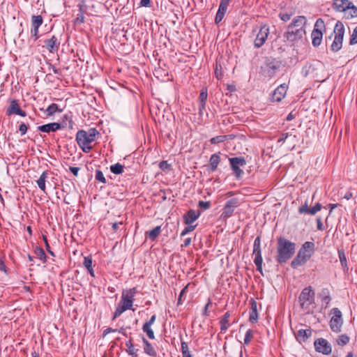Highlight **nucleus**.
<instances>
[{"instance_id": "nucleus-1", "label": "nucleus", "mask_w": 357, "mask_h": 357, "mask_svg": "<svg viewBox=\"0 0 357 357\" xmlns=\"http://www.w3.org/2000/svg\"><path fill=\"white\" fill-rule=\"evenodd\" d=\"M307 18L303 15L295 17L284 33V38L292 45L301 43L306 34Z\"/></svg>"}, {"instance_id": "nucleus-2", "label": "nucleus", "mask_w": 357, "mask_h": 357, "mask_svg": "<svg viewBox=\"0 0 357 357\" xmlns=\"http://www.w3.org/2000/svg\"><path fill=\"white\" fill-rule=\"evenodd\" d=\"M98 135V130L95 128H91L88 130H78L75 139L82 151L88 153L93 149Z\"/></svg>"}, {"instance_id": "nucleus-3", "label": "nucleus", "mask_w": 357, "mask_h": 357, "mask_svg": "<svg viewBox=\"0 0 357 357\" xmlns=\"http://www.w3.org/2000/svg\"><path fill=\"white\" fill-rule=\"evenodd\" d=\"M296 244L289 240L280 237L277 242L276 261L280 264H285L295 253Z\"/></svg>"}, {"instance_id": "nucleus-4", "label": "nucleus", "mask_w": 357, "mask_h": 357, "mask_svg": "<svg viewBox=\"0 0 357 357\" xmlns=\"http://www.w3.org/2000/svg\"><path fill=\"white\" fill-rule=\"evenodd\" d=\"M315 251V244L312 241L305 242L298 252L296 257L291 261V266L292 268L305 264L313 255Z\"/></svg>"}, {"instance_id": "nucleus-5", "label": "nucleus", "mask_w": 357, "mask_h": 357, "mask_svg": "<svg viewBox=\"0 0 357 357\" xmlns=\"http://www.w3.org/2000/svg\"><path fill=\"white\" fill-rule=\"evenodd\" d=\"M324 66L320 61H317L311 64H306L302 68V74L304 77H309L314 79L316 82H322L326 80L324 75Z\"/></svg>"}, {"instance_id": "nucleus-6", "label": "nucleus", "mask_w": 357, "mask_h": 357, "mask_svg": "<svg viewBox=\"0 0 357 357\" xmlns=\"http://www.w3.org/2000/svg\"><path fill=\"white\" fill-rule=\"evenodd\" d=\"M298 302L302 310L309 313L310 306L314 303V291L311 286L305 287L298 296Z\"/></svg>"}, {"instance_id": "nucleus-7", "label": "nucleus", "mask_w": 357, "mask_h": 357, "mask_svg": "<svg viewBox=\"0 0 357 357\" xmlns=\"http://www.w3.org/2000/svg\"><path fill=\"white\" fill-rule=\"evenodd\" d=\"M333 33L335 37L331 44V50L334 52H337L342 48L344 34V26L341 22L338 21L336 23Z\"/></svg>"}, {"instance_id": "nucleus-8", "label": "nucleus", "mask_w": 357, "mask_h": 357, "mask_svg": "<svg viewBox=\"0 0 357 357\" xmlns=\"http://www.w3.org/2000/svg\"><path fill=\"white\" fill-rule=\"evenodd\" d=\"M326 26L323 19L317 20L314 29L311 33L312 44L314 47H318L321 45L323 38V31H325Z\"/></svg>"}, {"instance_id": "nucleus-9", "label": "nucleus", "mask_w": 357, "mask_h": 357, "mask_svg": "<svg viewBox=\"0 0 357 357\" xmlns=\"http://www.w3.org/2000/svg\"><path fill=\"white\" fill-rule=\"evenodd\" d=\"M229 162L234 176L236 179H241L244 174V172L241 169V167L246 165L245 158L242 156L229 158Z\"/></svg>"}, {"instance_id": "nucleus-10", "label": "nucleus", "mask_w": 357, "mask_h": 357, "mask_svg": "<svg viewBox=\"0 0 357 357\" xmlns=\"http://www.w3.org/2000/svg\"><path fill=\"white\" fill-rule=\"evenodd\" d=\"M331 314L333 317L329 321L330 328L332 331L340 333L343 324L342 312L337 307H334L331 310Z\"/></svg>"}, {"instance_id": "nucleus-11", "label": "nucleus", "mask_w": 357, "mask_h": 357, "mask_svg": "<svg viewBox=\"0 0 357 357\" xmlns=\"http://www.w3.org/2000/svg\"><path fill=\"white\" fill-rule=\"evenodd\" d=\"M269 34V26L267 24H262L254 40V47L257 49L261 47L265 44Z\"/></svg>"}, {"instance_id": "nucleus-12", "label": "nucleus", "mask_w": 357, "mask_h": 357, "mask_svg": "<svg viewBox=\"0 0 357 357\" xmlns=\"http://www.w3.org/2000/svg\"><path fill=\"white\" fill-rule=\"evenodd\" d=\"M279 67L280 66L277 62L273 60L268 59L266 61L264 65L261 66V70L266 77L271 79L275 75Z\"/></svg>"}, {"instance_id": "nucleus-13", "label": "nucleus", "mask_w": 357, "mask_h": 357, "mask_svg": "<svg viewBox=\"0 0 357 357\" xmlns=\"http://www.w3.org/2000/svg\"><path fill=\"white\" fill-rule=\"evenodd\" d=\"M239 206V202L238 198H232L228 200L222 209L221 217L224 219H227L231 217L235 210Z\"/></svg>"}, {"instance_id": "nucleus-14", "label": "nucleus", "mask_w": 357, "mask_h": 357, "mask_svg": "<svg viewBox=\"0 0 357 357\" xmlns=\"http://www.w3.org/2000/svg\"><path fill=\"white\" fill-rule=\"evenodd\" d=\"M315 350L324 355H329L332 352L331 344L324 338L317 339L314 342Z\"/></svg>"}, {"instance_id": "nucleus-15", "label": "nucleus", "mask_w": 357, "mask_h": 357, "mask_svg": "<svg viewBox=\"0 0 357 357\" xmlns=\"http://www.w3.org/2000/svg\"><path fill=\"white\" fill-rule=\"evenodd\" d=\"M43 22V19L41 15H33L31 17V36L34 37V40L39 38L38 29L42 25Z\"/></svg>"}, {"instance_id": "nucleus-16", "label": "nucleus", "mask_w": 357, "mask_h": 357, "mask_svg": "<svg viewBox=\"0 0 357 357\" xmlns=\"http://www.w3.org/2000/svg\"><path fill=\"white\" fill-rule=\"evenodd\" d=\"M288 86L285 84L278 86L273 92L271 98L272 102H280L286 96Z\"/></svg>"}, {"instance_id": "nucleus-17", "label": "nucleus", "mask_w": 357, "mask_h": 357, "mask_svg": "<svg viewBox=\"0 0 357 357\" xmlns=\"http://www.w3.org/2000/svg\"><path fill=\"white\" fill-rule=\"evenodd\" d=\"M6 114L8 116L16 114L23 117L26 116V112L20 108V106L17 100H12L10 101V105L6 109Z\"/></svg>"}, {"instance_id": "nucleus-18", "label": "nucleus", "mask_w": 357, "mask_h": 357, "mask_svg": "<svg viewBox=\"0 0 357 357\" xmlns=\"http://www.w3.org/2000/svg\"><path fill=\"white\" fill-rule=\"evenodd\" d=\"M322 208V206L319 203H317L312 208H309L307 201H305V203L301 206L298 211L300 214H307L310 215H315L318 211H319Z\"/></svg>"}, {"instance_id": "nucleus-19", "label": "nucleus", "mask_w": 357, "mask_h": 357, "mask_svg": "<svg viewBox=\"0 0 357 357\" xmlns=\"http://www.w3.org/2000/svg\"><path fill=\"white\" fill-rule=\"evenodd\" d=\"M155 319L156 315H152L150 319L145 322L142 326L143 332L145 333L148 337L151 340H153L155 338L154 332L151 328V326L154 324Z\"/></svg>"}, {"instance_id": "nucleus-20", "label": "nucleus", "mask_w": 357, "mask_h": 357, "mask_svg": "<svg viewBox=\"0 0 357 357\" xmlns=\"http://www.w3.org/2000/svg\"><path fill=\"white\" fill-rule=\"evenodd\" d=\"M59 45L60 43L55 36H52L50 39L45 40V47L51 53L56 52Z\"/></svg>"}, {"instance_id": "nucleus-21", "label": "nucleus", "mask_w": 357, "mask_h": 357, "mask_svg": "<svg viewBox=\"0 0 357 357\" xmlns=\"http://www.w3.org/2000/svg\"><path fill=\"white\" fill-rule=\"evenodd\" d=\"M63 127V126L61 123L54 122L38 126V130L43 132L49 133L50 132H56L59 130H61Z\"/></svg>"}, {"instance_id": "nucleus-22", "label": "nucleus", "mask_w": 357, "mask_h": 357, "mask_svg": "<svg viewBox=\"0 0 357 357\" xmlns=\"http://www.w3.org/2000/svg\"><path fill=\"white\" fill-rule=\"evenodd\" d=\"M200 215L201 212L199 211H196L193 209H190L183 215V222L187 225H190L193 223L200 216Z\"/></svg>"}, {"instance_id": "nucleus-23", "label": "nucleus", "mask_w": 357, "mask_h": 357, "mask_svg": "<svg viewBox=\"0 0 357 357\" xmlns=\"http://www.w3.org/2000/svg\"><path fill=\"white\" fill-rule=\"evenodd\" d=\"M208 98V91L206 88H203L199 96V114L202 116L205 109L206 100Z\"/></svg>"}, {"instance_id": "nucleus-24", "label": "nucleus", "mask_w": 357, "mask_h": 357, "mask_svg": "<svg viewBox=\"0 0 357 357\" xmlns=\"http://www.w3.org/2000/svg\"><path fill=\"white\" fill-rule=\"evenodd\" d=\"M352 4L349 0H334L333 3V8L336 11L344 13L346 8Z\"/></svg>"}, {"instance_id": "nucleus-25", "label": "nucleus", "mask_w": 357, "mask_h": 357, "mask_svg": "<svg viewBox=\"0 0 357 357\" xmlns=\"http://www.w3.org/2000/svg\"><path fill=\"white\" fill-rule=\"evenodd\" d=\"M132 291H135V289H130V291L126 294L122 295L120 303L123 305L128 309H130L132 306L134 293Z\"/></svg>"}, {"instance_id": "nucleus-26", "label": "nucleus", "mask_w": 357, "mask_h": 357, "mask_svg": "<svg viewBox=\"0 0 357 357\" xmlns=\"http://www.w3.org/2000/svg\"><path fill=\"white\" fill-rule=\"evenodd\" d=\"M251 310L249 316V321L251 323H256L258 321L257 303L252 298L250 301Z\"/></svg>"}, {"instance_id": "nucleus-27", "label": "nucleus", "mask_w": 357, "mask_h": 357, "mask_svg": "<svg viewBox=\"0 0 357 357\" xmlns=\"http://www.w3.org/2000/svg\"><path fill=\"white\" fill-rule=\"evenodd\" d=\"M253 255H255V259H263L261 251V237L257 236L253 244Z\"/></svg>"}, {"instance_id": "nucleus-28", "label": "nucleus", "mask_w": 357, "mask_h": 357, "mask_svg": "<svg viewBox=\"0 0 357 357\" xmlns=\"http://www.w3.org/2000/svg\"><path fill=\"white\" fill-rule=\"evenodd\" d=\"M231 314L230 312H227L224 314V316L222 317V319L220 321V331L222 333H225L227 329L230 327L231 324L229 323V318H230Z\"/></svg>"}, {"instance_id": "nucleus-29", "label": "nucleus", "mask_w": 357, "mask_h": 357, "mask_svg": "<svg viewBox=\"0 0 357 357\" xmlns=\"http://www.w3.org/2000/svg\"><path fill=\"white\" fill-rule=\"evenodd\" d=\"M322 303L325 304L324 308H327L331 303V297L330 291L328 288H324L319 294Z\"/></svg>"}, {"instance_id": "nucleus-30", "label": "nucleus", "mask_w": 357, "mask_h": 357, "mask_svg": "<svg viewBox=\"0 0 357 357\" xmlns=\"http://www.w3.org/2000/svg\"><path fill=\"white\" fill-rule=\"evenodd\" d=\"M312 335L310 329H300L298 331L296 337L299 342H305Z\"/></svg>"}, {"instance_id": "nucleus-31", "label": "nucleus", "mask_w": 357, "mask_h": 357, "mask_svg": "<svg viewBox=\"0 0 357 357\" xmlns=\"http://www.w3.org/2000/svg\"><path fill=\"white\" fill-rule=\"evenodd\" d=\"M344 17L345 19L349 20L354 17H357V7L352 4L349 5L346 8V10L343 13Z\"/></svg>"}, {"instance_id": "nucleus-32", "label": "nucleus", "mask_w": 357, "mask_h": 357, "mask_svg": "<svg viewBox=\"0 0 357 357\" xmlns=\"http://www.w3.org/2000/svg\"><path fill=\"white\" fill-rule=\"evenodd\" d=\"M142 341L144 352L150 356H155L157 353L151 344L145 337H143Z\"/></svg>"}, {"instance_id": "nucleus-33", "label": "nucleus", "mask_w": 357, "mask_h": 357, "mask_svg": "<svg viewBox=\"0 0 357 357\" xmlns=\"http://www.w3.org/2000/svg\"><path fill=\"white\" fill-rule=\"evenodd\" d=\"M337 252H338L339 259H340L341 266L342 267L343 271L344 273H347L349 271V267H348L347 260L344 250L343 249H339Z\"/></svg>"}, {"instance_id": "nucleus-34", "label": "nucleus", "mask_w": 357, "mask_h": 357, "mask_svg": "<svg viewBox=\"0 0 357 357\" xmlns=\"http://www.w3.org/2000/svg\"><path fill=\"white\" fill-rule=\"evenodd\" d=\"M48 171H44L40 176L39 178L36 181L38 188L44 192L46 190L45 183L48 177Z\"/></svg>"}, {"instance_id": "nucleus-35", "label": "nucleus", "mask_w": 357, "mask_h": 357, "mask_svg": "<svg viewBox=\"0 0 357 357\" xmlns=\"http://www.w3.org/2000/svg\"><path fill=\"white\" fill-rule=\"evenodd\" d=\"M220 162V158L219 153H213L211 155L209 160L210 169L211 172H215L217 169Z\"/></svg>"}, {"instance_id": "nucleus-36", "label": "nucleus", "mask_w": 357, "mask_h": 357, "mask_svg": "<svg viewBox=\"0 0 357 357\" xmlns=\"http://www.w3.org/2000/svg\"><path fill=\"white\" fill-rule=\"evenodd\" d=\"M161 233V227L157 226L152 230L146 232V236L152 241H155Z\"/></svg>"}, {"instance_id": "nucleus-37", "label": "nucleus", "mask_w": 357, "mask_h": 357, "mask_svg": "<svg viewBox=\"0 0 357 357\" xmlns=\"http://www.w3.org/2000/svg\"><path fill=\"white\" fill-rule=\"evenodd\" d=\"M43 111L47 114V116H53L56 112H61L62 109H59L57 104L52 103Z\"/></svg>"}, {"instance_id": "nucleus-38", "label": "nucleus", "mask_w": 357, "mask_h": 357, "mask_svg": "<svg viewBox=\"0 0 357 357\" xmlns=\"http://www.w3.org/2000/svg\"><path fill=\"white\" fill-rule=\"evenodd\" d=\"M84 266L88 270L91 276H94L93 269L92 268V258L91 256L85 257L83 262Z\"/></svg>"}, {"instance_id": "nucleus-39", "label": "nucleus", "mask_w": 357, "mask_h": 357, "mask_svg": "<svg viewBox=\"0 0 357 357\" xmlns=\"http://www.w3.org/2000/svg\"><path fill=\"white\" fill-rule=\"evenodd\" d=\"M350 338L347 334L339 335L336 339V343L341 347L347 344L349 342Z\"/></svg>"}, {"instance_id": "nucleus-40", "label": "nucleus", "mask_w": 357, "mask_h": 357, "mask_svg": "<svg viewBox=\"0 0 357 357\" xmlns=\"http://www.w3.org/2000/svg\"><path fill=\"white\" fill-rule=\"evenodd\" d=\"M34 253H35L36 256L39 259H40L43 262H44V263L46 262L47 256H46L45 251L41 248L36 247L34 250Z\"/></svg>"}, {"instance_id": "nucleus-41", "label": "nucleus", "mask_w": 357, "mask_h": 357, "mask_svg": "<svg viewBox=\"0 0 357 357\" xmlns=\"http://www.w3.org/2000/svg\"><path fill=\"white\" fill-rule=\"evenodd\" d=\"M181 351L183 355V357H192V355L189 351L188 343L183 341H181Z\"/></svg>"}, {"instance_id": "nucleus-42", "label": "nucleus", "mask_w": 357, "mask_h": 357, "mask_svg": "<svg viewBox=\"0 0 357 357\" xmlns=\"http://www.w3.org/2000/svg\"><path fill=\"white\" fill-rule=\"evenodd\" d=\"M127 310L128 309L126 307L119 303L113 315V320Z\"/></svg>"}, {"instance_id": "nucleus-43", "label": "nucleus", "mask_w": 357, "mask_h": 357, "mask_svg": "<svg viewBox=\"0 0 357 357\" xmlns=\"http://www.w3.org/2000/svg\"><path fill=\"white\" fill-rule=\"evenodd\" d=\"M226 12V10H222L221 8H218V12L215 17V24H219L222 20Z\"/></svg>"}, {"instance_id": "nucleus-44", "label": "nucleus", "mask_w": 357, "mask_h": 357, "mask_svg": "<svg viewBox=\"0 0 357 357\" xmlns=\"http://www.w3.org/2000/svg\"><path fill=\"white\" fill-rule=\"evenodd\" d=\"M227 138V135H218L214 137H212L210 139V142L212 144H216L225 142Z\"/></svg>"}, {"instance_id": "nucleus-45", "label": "nucleus", "mask_w": 357, "mask_h": 357, "mask_svg": "<svg viewBox=\"0 0 357 357\" xmlns=\"http://www.w3.org/2000/svg\"><path fill=\"white\" fill-rule=\"evenodd\" d=\"M254 331L252 329H248L245 335L244 344L248 345L253 338Z\"/></svg>"}, {"instance_id": "nucleus-46", "label": "nucleus", "mask_w": 357, "mask_h": 357, "mask_svg": "<svg viewBox=\"0 0 357 357\" xmlns=\"http://www.w3.org/2000/svg\"><path fill=\"white\" fill-rule=\"evenodd\" d=\"M125 166L120 163H116L113 165V174H120L123 172Z\"/></svg>"}, {"instance_id": "nucleus-47", "label": "nucleus", "mask_w": 357, "mask_h": 357, "mask_svg": "<svg viewBox=\"0 0 357 357\" xmlns=\"http://www.w3.org/2000/svg\"><path fill=\"white\" fill-rule=\"evenodd\" d=\"M126 346L128 347V352L129 353V354L136 356L138 349L135 348L132 342L130 341L127 342Z\"/></svg>"}, {"instance_id": "nucleus-48", "label": "nucleus", "mask_w": 357, "mask_h": 357, "mask_svg": "<svg viewBox=\"0 0 357 357\" xmlns=\"http://www.w3.org/2000/svg\"><path fill=\"white\" fill-rule=\"evenodd\" d=\"M357 43V26L354 28L353 33L351 36L349 44L354 45Z\"/></svg>"}, {"instance_id": "nucleus-49", "label": "nucleus", "mask_w": 357, "mask_h": 357, "mask_svg": "<svg viewBox=\"0 0 357 357\" xmlns=\"http://www.w3.org/2000/svg\"><path fill=\"white\" fill-rule=\"evenodd\" d=\"M292 16V13H280L279 17L281 20L284 22L289 21Z\"/></svg>"}, {"instance_id": "nucleus-50", "label": "nucleus", "mask_w": 357, "mask_h": 357, "mask_svg": "<svg viewBox=\"0 0 357 357\" xmlns=\"http://www.w3.org/2000/svg\"><path fill=\"white\" fill-rule=\"evenodd\" d=\"M96 179L102 183H105V178L103 173L100 170H96Z\"/></svg>"}, {"instance_id": "nucleus-51", "label": "nucleus", "mask_w": 357, "mask_h": 357, "mask_svg": "<svg viewBox=\"0 0 357 357\" xmlns=\"http://www.w3.org/2000/svg\"><path fill=\"white\" fill-rule=\"evenodd\" d=\"M197 225H188V227H186L181 232V236H185L187 234H188L189 232H191L192 231L195 227H196Z\"/></svg>"}, {"instance_id": "nucleus-52", "label": "nucleus", "mask_w": 357, "mask_h": 357, "mask_svg": "<svg viewBox=\"0 0 357 357\" xmlns=\"http://www.w3.org/2000/svg\"><path fill=\"white\" fill-rule=\"evenodd\" d=\"M199 207L203 208L204 210H207L211 207V202H204V201H199L198 202Z\"/></svg>"}, {"instance_id": "nucleus-53", "label": "nucleus", "mask_w": 357, "mask_h": 357, "mask_svg": "<svg viewBox=\"0 0 357 357\" xmlns=\"http://www.w3.org/2000/svg\"><path fill=\"white\" fill-rule=\"evenodd\" d=\"M254 263L257 266V270L261 274H263L262 272V263L263 259H254Z\"/></svg>"}, {"instance_id": "nucleus-54", "label": "nucleus", "mask_w": 357, "mask_h": 357, "mask_svg": "<svg viewBox=\"0 0 357 357\" xmlns=\"http://www.w3.org/2000/svg\"><path fill=\"white\" fill-rule=\"evenodd\" d=\"M159 167L163 170V171H166V170H168L170 168V165L167 162V161L166 160H162L160 162L159 164Z\"/></svg>"}, {"instance_id": "nucleus-55", "label": "nucleus", "mask_w": 357, "mask_h": 357, "mask_svg": "<svg viewBox=\"0 0 357 357\" xmlns=\"http://www.w3.org/2000/svg\"><path fill=\"white\" fill-rule=\"evenodd\" d=\"M231 0H220L219 8H221L222 10H227L228 6Z\"/></svg>"}, {"instance_id": "nucleus-56", "label": "nucleus", "mask_w": 357, "mask_h": 357, "mask_svg": "<svg viewBox=\"0 0 357 357\" xmlns=\"http://www.w3.org/2000/svg\"><path fill=\"white\" fill-rule=\"evenodd\" d=\"M43 240L45 244L47 251L52 256H54V252L50 250V245L48 243L47 238L45 235H43Z\"/></svg>"}, {"instance_id": "nucleus-57", "label": "nucleus", "mask_w": 357, "mask_h": 357, "mask_svg": "<svg viewBox=\"0 0 357 357\" xmlns=\"http://www.w3.org/2000/svg\"><path fill=\"white\" fill-rule=\"evenodd\" d=\"M28 130L27 126L24 123H22L19 126V131L20 132L22 135H24L26 133Z\"/></svg>"}, {"instance_id": "nucleus-58", "label": "nucleus", "mask_w": 357, "mask_h": 357, "mask_svg": "<svg viewBox=\"0 0 357 357\" xmlns=\"http://www.w3.org/2000/svg\"><path fill=\"white\" fill-rule=\"evenodd\" d=\"M188 289V286L185 287L180 292V294L178 296V302H177V305H181L182 304V298L183 296V295L185 294V293L186 292Z\"/></svg>"}, {"instance_id": "nucleus-59", "label": "nucleus", "mask_w": 357, "mask_h": 357, "mask_svg": "<svg viewBox=\"0 0 357 357\" xmlns=\"http://www.w3.org/2000/svg\"><path fill=\"white\" fill-rule=\"evenodd\" d=\"M63 118L68 121V127L72 129L74 126V122L71 116L68 114H65Z\"/></svg>"}, {"instance_id": "nucleus-60", "label": "nucleus", "mask_w": 357, "mask_h": 357, "mask_svg": "<svg viewBox=\"0 0 357 357\" xmlns=\"http://www.w3.org/2000/svg\"><path fill=\"white\" fill-rule=\"evenodd\" d=\"M317 229L323 231L324 229V227L323 225V223L321 222V219L320 217L317 218Z\"/></svg>"}, {"instance_id": "nucleus-61", "label": "nucleus", "mask_w": 357, "mask_h": 357, "mask_svg": "<svg viewBox=\"0 0 357 357\" xmlns=\"http://www.w3.org/2000/svg\"><path fill=\"white\" fill-rule=\"evenodd\" d=\"M70 171L73 174L74 176H77L79 168L77 167H70Z\"/></svg>"}, {"instance_id": "nucleus-62", "label": "nucleus", "mask_w": 357, "mask_h": 357, "mask_svg": "<svg viewBox=\"0 0 357 357\" xmlns=\"http://www.w3.org/2000/svg\"><path fill=\"white\" fill-rule=\"evenodd\" d=\"M76 22L77 23H83L84 22V15L81 13L80 14H79L75 20Z\"/></svg>"}, {"instance_id": "nucleus-63", "label": "nucleus", "mask_w": 357, "mask_h": 357, "mask_svg": "<svg viewBox=\"0 0 357 357\" xmlns=\"http://www.w3.org/2000/svg\"><path fill=\"white\" fill-rule=\"evenodd\" d=\"M211 305H212L211 300L210 298H208V302H207V303L205 305L204 309V314L208 315V312H208V308Z\"/></svg>"}, {"instance_id": "nucleus-64", "label": "nucleus", "mask_w": 357, "mask_h": 357, "mask_svg": "<svg viewBox=\"0 0 357 357\" xmlns=\"http://www.w3.org/2000/svg\"><path fill=\"white\" fill-rule=\"evenodd\" d=\"M215 77L220 79L222 77V74L221 71H219L218 69V67H216L215 71Z\"/></svg>"}]
</instances>
